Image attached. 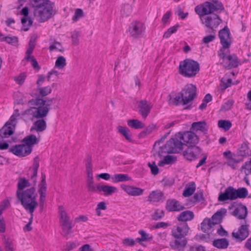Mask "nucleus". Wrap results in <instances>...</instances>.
Here are the masks:
<instances>
[{"label": "nucleus", "instance_id": "obj_1", "mask_svg": "<svg viewBox=\"0 0 251 251\" xmlns=\"http://www.w3.org/2000/svg\"><path fill=\"white\" fill-rule=\"evenodd\" d=\"M178 137L183 141V144L188 147L183 152V155L188 160L196 159L200 154L201 150L197 146L199 138L194 132L190 131L178 133Z\"/></svg>", "mask_w": 251, "mask_h": 251}, {"label": "nucleus", "instance_id": "obj_2", "mask_svg": "<svg viewBox=\"0 0 251 251\" xmlns=\"http://www.w3.org/2000/svg\"><path fill=\"white\" fill-rule=\"evenodd\" d=\"M34 187H31L22 192H16V197L22 205L29 213L34 212L38 205L36 198L37 195L35 193Z\"/></svg>", "mask_w": 251, "mask_h": 251}, {"label": "nucleus", "instance_id": "obj_3", "mask_svg": "<svg viewBox=\"0 0 251 251\" xmlns=\"http://www.w3.org/2000/svg\"><path fill=\"white\" fill-rule=\"evenodd\" d=\"M37 142L36 136L31 134L22 140L23 144L12 147L9 149V151L18 157L27 156L32 151V146Z\"/></svg>", "mask_w": 251, "mask_h": 251}, {"label": "nucleus", "instance_id": "obj_4", "mask_svg": "<svg viewBox=\"0 0 251 251\" xmlns=\"http://www.w3.org/2000/svg\"><path fill=\"white\" fill-rule=\"evenodd\" d=\"M54 7V3L52 2L38 6L34 9V16L40 23L46 22L55 14L56 10Z\"/></svg>", "mask_w": 251, "mask_h": 251}, {"label": "nucleus", "instance_id": "obj_5", "mask_svg": "<svg viewBox=\"0 0 251 251\" xmlns=\"http://www.w3.org/2000/svg\"><path fill=\"white\" fill-rule=\"evenodd\" d=\"M199 63L192 59H186L180 62L179 73L185 77H193L199 73Z\"/></svg>", "mask_w": 251, "mask_h": 251}, {"label": "nucleus", "instance_id": "obj_6", "mask_svg": "<svg viewBox=\"0 0 251 251\" xmlns=\"http://www.w3.org/2000/svg\"><path fill=\"white\" fill-rule=\"evenodd\" d=\"M195 12L200 16V19L201 17L205 15L211 14L214 12L219 11L220 13L222 11L224 10V7L223 4L219 1H215L213 3L206 1L204 2L201 7L197 6L195 8Z\"/></svg>", "mask_w": 251, "mask_h": 251}, {"label": "nucleus", "instance_id": "obj_7", "mask_svg": "<svg viewBox=\"0 0 251 251\" xmlns=\"http://www.w3.org/2000/svg\"><path fill=\"white\" fill-rule=\"evenodd\" d=\"M59 209L60 215V223L62 229V235L67 238L69 235L73 233L72 222L62 206H60Z\"/></svg>", "mask_w": 251, "mask_h": 251}, {"label": "nucleus", "instance_id": "obj_8", "mask_svg": "<svg viewBox=\"0 0 251 251\" xmlns=\"http://www.w3.org/2000/svg\"><path fill=\"white\" fill-rule=\"evenodd\" d=\"M20 116V114L13 113L10 117L4 126L0 129V139H3L8 137L14 133V130L15 128L17 117Z\"/></svg>", "mask_w": 251, "mask_h": 251}, {"label": "nucleus", "instance_id": "obj_9", "mask_svg": "<svg viewBox=\"0 0 251 251\" xmlns=\"http://www.w3.org/2000/svg\"><path fill=\"white\" fill-rule=\"evenodd\" d=\"M222 21L220 16L213 13L201 17V23L213 31H216L214 28L217 27Z\"/></svg>", "mask_w": 251, "mask_h": 251}, {"label": "nucleus", "instance_id": "obj_10", "mask_svg": "<svg viewBox=\"0 0 251 251\" xmlns=\"http://www.w3.org/2000/svg\"><path fill=\"white\" fill-rule=\"evenodd\" d=\"M196 86L192 84H189L185 86V87L181 91L182 97L185 100L184 103H188L193 100L197 95Z\"/></svg>", "mask_w": 251, "mask_h": 251}, {"label": "nucleus", "instance_id": "obj_11", "mask_svg": "<svg viewBox=\"0 0 251 251\" xmlns=\"http://www.w3.org/2000/svg\"><path fill=\"white\" fill-rule=\"evenodd\" d=\"M184 144L176 138H171L165 145V148L170 153H177L183 150Z\"/></svg>", "mask_w": 251, "mask_h": 251}, {"label": "nucleus", "instance_id": "obj_12", "mask_svg": "<svg viewBox=\"0 0 251 251\" xmlns=\"http://www.w3.org/2000/svg\"><path fill=\"white\" fill-rule=\"evenodd\" d=\"M145 27L144 24L138 21H134L131 23L129 26V32L130 35L134 38H138L144 35Z\"/></svg>", "mask_w": 251, "mask_h": 251}, {"label": "nucleus", "instance_id": "obj_13", "mask_svg": "<svg viewBox=\"0 0 251 251\" xmlns=\"http://www.w3.org/2000/svg\"><path fill=\"white\" fill-rule=\"evenodd\" d=\"M248 225H241L237 232H233L232 236L235 238L236 242H242L245 240L250 234Z\"/></svg>", "mask_w": 251, "mask_h": 251}, {"label": "nucleus", "instance_id": "obj_14", "mask_svg": "<svg viewBox=\"0 0 251 251\" xmlns=\"http://www.w3.org/2000/svg\"><path fill=\"white\" fill-rule=\"evenodd\" d=\"M189 229L186 223H182L176 228L172 229V235L175 238H185Z\"/></svg>", "mask_w": 251, "mask_h": 251}, {"label": "nucleus", "instance_id": "obj_15", "mask_svg": "<svg viewBox=\"0 0 251 251\" xmlns=\"http://www.w3.org/2000/svg\"><path fill=\"white\" fill-rule=\"evenodd\" d=\"M218 36L221 44H226V46L231 45L232 43L231 35L230 30L227 26H225L219 31Z\"/></svg>", "mask_w": 251, "mask_h": 251}, {"label": "nucleus", "instance_id": "obj_16", "mask_svg": "<svg viewBox=\"0 0 251 251\" xmlns=\"http://www.w3.org/2000/svg\"><path fill=\"white\" fill-rule=\"evenodd\" d=\"M236 189L229 186L226 189L224 193H221L218 197V201H224L226 200H234L236 199Z\"/></svg>", "mask_w": 251, "mask_h": 251}, {"label": "nucleus", "instance_id": "obj_17", "mask_svg": "<svg viewBox=\"0 0 251 251\" xmlns=\"http://www.w3.org/2000/svg\"><path fill=\"white\" fill-rule=\"evenodd\" d=\"M138 109L140 114L144 118H146L152 108V104L146 100H141L138 101Z\"/></svg>", "mask_w": 251, "mask_h": 251}, {"label": "nucleus", "instance_id": "obj_18", "mask_svg": "<svg viewBox=\"0 0 251 251\" xmlns=\"http://www.w3.org/2000/svg\"><path fill=\"white\" fill-rule=\"evenodd\" d=\"M166 209L168 212L180 211L184 210L185 207L183 205L176 199H169L166 201Z\"/></svg>", "mask_w": 251, "mask_h": 251}, {"label": "nucleus", "instance_id": "obj_19", "mask_svg": "<svg viewBox=\"0 0 251 251\" xmlns=\"http://www.w3.org/2000/svg\"><path fill=\"white\" fill-rule=\"evenodd\" d=\"M121 188L128 195L134 197L141 196L144 192V189L141 188L126 184L121 185Z\"/></svg>", "mask_w": 251, "mask_h": 251}, {"label": "nucleus", "instance_id": "obj_20", "mask_svg": "<svg viewBox=\"0 0 251 251\" xmlns=\"http://www.w3.org/2000/svg\"><path fill=\"white\" fill-rule=\"evenodd\" d=\"M42 180L39 184L38 192L40 194L39 202L44 203L46 200L47 184L46 181V175L41 174Z\"/></svg>", "mask_w": 251, "mask_h": 251}, {"label": "nucleus", "instance_id": "obj_21", "mask_svg": "<svg viewBox=\"0 0 251 251\" xmlns=\"http://www.w3.org/2000/svg\"><path fill=\"white\" fill-rule=\"evenodd\" d=\"M186 238H175L170 243V246L173 250L176 251H184L187 244Z\"/></svg>", "mask_w": 251, "mask_h": 251}, {"label": "nucleus", "instance_id": "obj_22", "mask_svg": "<svg viewBox=\"0 0 251 251\" xmlns=\"http://www.w3.org/2000/svg\"><path fill=\"white\" fill-rule=\"evenodd\" d=\"M168 98L169 103L174 105H178L180 104L183 105L187 104V103H184L185 100L182 97L180 92L178 93L172 92L168 96Z\"/></svg>", "mask_w": 251, "mask_h": 251}, {"label": "nucleus", "instance_id": "obj_23", "mask_svg": "<svg viewBox=\"0 0 251 251\" xmlns=\"http://www.w3.org/2000/svg\"><path fill=\"white\" fill-rule=\"evenodd\" d=\"M164 199V193L159 189H156L149 194L147 201L151 202H157Z\"/></svg>", "mask_w": 251, "mask_h": 251}, {"label": "nucleus", "instance_id": "obj_24", "mask_svg": "<svg viewBox=\"0 0 251 251\" xmlns=\"http://www.w3.org/2000/svg\"><path fill=\"white\" fill-rule=\"evenodd\" d=\"M208 129V125L206 121L203 120L202 121L194 122L192 124L190 130L193 131H201L204 134L207 133Z\"/></svg>", "mask_w": 251, "mask_h": 251}, {"label": "nucleus", "instance_id": "obj_25", "mask_svg": "<svg viewBox=\"0 0 251 251\" xmlns=\"http://www.w3.org/2000/svg\"><path fill=\"white\" fill-rule=\"evenodd\" d=\"M232 214L239 219H244L247 216L248 209L246 206L241 204L235 208Z\"/></svg>", "mask_w": 251, "mask_h": 251}, {"label": "nucleus", "instance_id": "obj_26", "mask_svg": "<svg viewBox=\"0 0 251 251\" xmlns=\"http://www.w3.org/2000/svg\"><path fill=\"white\" fill-rule=\"evenodd\" d=\"M50 110V108L41 105L33 112V116L37 119L43 118L46 117Z\"/></svg>", "mask_w": 251, "mask_h": 251}, {"label": "nucleus", "instance_id": "obj_27", "mask_svg": "<svg viewBox=\"0 0 251 251\" xmlns=\"http://www.w3.org/2000/svg\"><path fill=\"white\" fill-rule=\"evenodd\" d=\"M194 217V214L192 211L186 210L180 213L176 218L178 221L186 223L187 221L192 220Z\"/></svg>", "mask_w": 251, "mask_h": 251}, {"label": "nucleus", "instance_id": "obj_28", "mask_svg": "<svg viewBox=\"0 0 251 251\" xmlns=\"http://www.w3.org/2000/svg\"><path fill=\"white\" fill-rule=\"evenodd\" d=\"M39 167V160L37 158L34 159V163L33 164V168L31 169L29 168V172L31 171L32 174L30 176L31 179L33 181V185H35L37 182L36 177L37 176L38 170Z\"/></svg>", "mask_w": 251, "mask_h": 251}, {"label": "nucleus", "instance_id": "obj_29", "mask_svg": "<svg viewBox=\"0 0 251 251\" xmlns=\"http://www.w3.org/2000/svg\"><path fill=\"white\" fill-rule=\"evenodd\" d=\"M226 59L229 61V64L226 66L227 69H231L238 66L240 60L236 54L228 55Z\"/></svg>", "mask_w": 251, "mask_h": 251}, {"label": "nucleus", "instance_id": "obj_30", "mask_svg": "<svg viewBox=\"0 0 251 251\" xmlns=\"http://www.w3.org/2000/svg\"><path fill=\"white\" fill-rule=\"evenodd\" d=\"M46 127L47 125L45 121L41 119L34 122L33 126L31 128L30 131L35 130L37 132H42L46 129Z\"/></svg>", "mask_w": 251, "mask_h": 251}, {"label": "nucleus", "instance_id": "obj_31", "mask_svg": "<svg viewBox=\"0 0 251 251\" xmlns=\"http://www.w3.org/2000/svg\"><path fill=\"white\" fill-rule=\"evenodd\" d=\"M97 188L99 191L104 192L105 196L111 195L117 191L115 187L106 185H98Z\"/></svg>", "mask_w": 251, "mask_h": 251}, {"label": "nucleus", "instance_id": "obj_32", "mask_svg": "<svg viewBox=\"0 0 251 251\" xmlns=\"http://www.w3.org/2000/svg\"><path fill=\"white\" fill-rule=\"evenodd\" d=\"M226 210L225 208H222L218 211L212 216V221L213 222L215 225L220 224L223 220V217L226 214Z\"/></svg>", "mask_w": 251, "mask_h": 251}, {"label": "nucleus", "instance_id": "obj_33", "mask_svg": "<svg viewBox=\"0 0 251 251\" xmlns=\"http://www.w3.org/2000/svg\"><path fill=\"white\" fill-rule=\"evenodd\" d=\"M212 245L218 249H225L229 246V242L226 238L217 239L213 241Z\"/></svg>", "mask_w": 251, "mask_h": 251}, {"label": "nucleus", "instance_id": "obj_34", "mask_svg": "<svg viewBox=\"0 0 251 251\" xmlns=\"http://www.w3.org/2000/svg\"><path fill=\"white\" fill-rule=\"evenodd\" d=\"M214 226L215 224L210 219L205 218L201 224V230L202 232L207 233Z\"/></svg>", "mask_w": 251, "mask_h": 251}, {"label": "nucleus", "instance_id": "obj_35", "mask_svg": "<svg viewBox=\"0 0 251 251\" xmlns=\"http://www.w3.org/2000/svg\"><path fill=\"white\" fill-rule=\"evenodd\" d=\"M111 178L113 182L115 183L130 181L131 180V178L128 175L122 174H115Z\"/></svg>", "mask_w": 251, "mask_h": 251}, {"label": "nucleus", "instance_id": "obj_36", "mask_svg": "<svg viewBox=\"0 0 251 251\" xmlns=\"http://www.w3.org/2000/svg\"><path fill=\"white\" fill-rule=\"evenodd\" d=\"M196 190V185L195 182H191L189 185L186 186L183 192V196L185 197H188L191 196Z\"/></svg>", "mask_w": 251, "mask_h": 251}, {"label": "nucleus", "instance_id": "obj_37", "mask_svg": "<svg viewBox=\"0 0 251 251\" xmlns=\"http://www.w3.org/2000/svg\"><path fill=\"white\" fill-rule=\"evenodd\" d=\"M118 131L122 134L127 140L130 142L132 141L130 130L127 127L119 126H118Z\"/></svg>", "mask_w": 251, "mask_h": 251}, {"label": "nucleus", "instance_id": "obj_38", "mask_svg": "<svg viewBox=\"0 0 251 251\" xmlns=\"http://www.w3.org/2000/svg\"><path fill=\"white\" fill-rule=\"evenodd\" d=\"M31 184L29 182L28 180L25 177L20 178L17 184V190L16 192H22L24 191V189L26 187H30Z\"/></svg>", "mask_w": 251, "mask_h": 251}, {"label": "nucleus", "instance_id": "obj_39", "mask_svg": "<svg viewBox=\"0 0 251 251\" xmlns=\"http://www.w3.org/2000/svg\"><path fill=\"white\" fill-rule=\"evenodd\" d=\"M222 47L218 51V55L222 59L227 58L226 54L229 52V48L231 45L226 46V44H221Z\"/></svg>", "mask_w": 251, "mask_h": 251}, {"label": "nucleus", "instance_id": "obj_40", "mask_svg": "<svg viewBox=\"0 0 251 251\" xmlns=\"http://www.w3.org/2000/svg\"><path fill=\"white\" fill-rule=\"evenodd\" d=\"M128 126L135 129H141L145 127V124L136 119L129 120L127 121Z\"/></svg>", "mask_w": 251, "mask_h": 251}, {"label": "nucleus", "instance_id": "obj_41", "mask_svg": "<svg viewBox=\"0 0 251 251\" xmlns=\"http://www.w3.org/2000/svg\"><path fill=\"white\" fill-rule=\"evenodd\" d=\"M249 143L248 142H244L238 150V155L241 156H246L250 155V151L248 147Z\"/></svg>", "mask_w": 251, "mask_h": 251}, {"label": "nucleus", "instance_id": "obj_42", "mask_svg": "<svg viewBox=\"0 0 251 251\" xmlns=\"http://www.w3.org/2000/svg\"><path fill=\"white\" fill-rule=\"evenodd\" d=\"M156 128L154 124H151L148 126L144 130L141 131L138 135L139 138H144L147 135L151 133Z\"/></svg>", "mask_w": 251, "mask_h": 251}, {"label": "nucleus", "instance_id": "obj_43", "mask_svg": "<svg viewBox=\"0 0 251 251\" xmlns=\"http://www.w3.org/2000/svg\"><path fill=\"white\" fill-rule=\"evenodd\" d=\"M176 157L173 155H167L165 156L163 160L159 163V166H162L164 164H171L174 163L176 161Z\"/></svg>", "mask_w": 251, "mask_h": 251}, {"label": "nucleus", "instance_id": "obj_44", "mask_svg": "<svg viewBox=\"0 0 251 251\" xmlns=\"http://www.w3.org/2000/svg\"><path fill=\"white\" fill-rule=\"evenodd\" d=\"M43 102L44 101L43 99L37 98L35 99H32L28 101V105L31 108L34 109L35 110L37 107L42 105L41 102Z\"/></svg>", "mask_w": 251, "mask_h": 251}, {"label": "nucleus", "instance_id": "obj_45", "mask_svg": "<svg viewBox=\"0 0 251 251\" xmlns=\"http://www.w3.org/2000/svg\"><path fill=\"white\" fill-rule=\"evenodd\" d=\"M204 198L203 197V193L202 191L197 192L194 194L193 198L191 200V201L193 203H196L198 202L202 201Z\"/></svg>", "mask_w": 251, "mask_h": 251}, {"label": "nucleus", "instance_id": "obj_46", "mask_svg": "<svg viewBox=\"0 0 251 251\" xmlns=\"http://www.w3.org/2000/svg\"><path fill=\"white\" fill-rule=\"evenodd\" d=\"M236 199L240 198L244 199L245 198L248 194V191L247 188L245 187L239 188L237 189H236Z\"/></svg>", "mask_w": 251, "mask_h": 251}, {"label": "nucleus", "instance_id": "obj_47", "mask_svg": "<svg viewBox=\"0 0 251 251\" xmlns=\"http://www.w3.org/2000/svg\"><path fill=\"white\" fill-rule=\"evenodd\" d=\"M218 126L224 129L225 131H228L232 126V124L229 121L220 120L218 121Z\"/></svg>", "mask_w": 251, "mask_h": 251}, {"label": "nucleus", "instance_id": "obj_48", "mask_svg": "<svg viewBox=\"0 0 251 251\" xmlns=\"http://www.w3.org/2000/svg\"><path fill=\"white\" fill-rule=\"evenodd\" d=\"M165 216V212L163 210L159 209L155 210V212L151 215L152 220L157 221L163 218Z\"/></svg>", "mask_w": 251, "mask_h": 251}, {"label": "nucleus", "instance_id": "obj_49", "mask_svg": "<svg viewBox=\"0 0 251 251\" xmlns=\"http://www.w3.org/2000/svg\"><path fill=\"white\" fill-rule=\"evenodd\" d=\"M25 59L27 61H30L31 62V64L32 66L33 67V68L35 70L39 71L41 69V67L39 65L38 62L37 61V60H36V59L34 58V57L33 56L27 55L25 57Z\"/></svg>", "mask_w": 251, "mask_h": 251}, {"label": "nucleus", "instance_id": "obj_50", "mask_svg": "<svg viewBox=\"0 0 251 251\" xmlns=\"http://www.w3.org/2000/svg\"><path fill=\"white\" fill-rule=\"evenodd\" d=\"M37 90L39 91L40 96L43 97L48 95L51 92V89L50 86L44 87H37Z\"/></svg>", "mask_w": 251, "mask_h": 251}, {"label": "nucleus", "instance_id": "obj_51", "mask_svg": "<svg viewBox=\"0 0 251 251\" xmlns=\"http://www.w3.org/2000/svg\"><path fill=\"white\" fill-rule=\"evenodd\" d=\"M1 41H5L8 44H11L12 45H16L18 42V38L15 36L12 37L6 36L0 39Z\"/></svg>", "mask_w": 251, "mask_h": 251}, {"label": "nucleus", "instance_id": "obj_52", "mask_svg": "<svg viewBox=\"0 0 251 251\" xmlns=\"http://www.w3.org/2000/svg\"><path fill=\"white\" fill-rule=\"evenodd\" d=\"M50 0H31L30 3L33 7L36 8L38 6L48 4L49 2H51Z\"/></svg>", "mask_w": 251, "mask_h": 251}, {"label": "nucleus", "instance_id": "obj_53", "mask_svg": "<svg viewBox=\"0 0 251 251\" xmlns=\"http://www.w3.org/2000/svg\"><path fill=\"white\" fill-rule=\"evenodd\" d=\"M55 65L59 69H63L66 65V60L65 57L62 56H59L55 61Z\"/></svg>", "mask_w": 251, "mask_h": 251}, {"label": "nucleus", "instance_id": "obj_54", "mask_svg": "<svg viewBox=\"0 0 251 251\" xmlns=\"http://www.w3.org/2000/svg\"><path fill=\"white\" fill-rule=\"evenodd\" d=\"M49 50L50 51H52L53 50H56L61 52L64 51V49L62 46L61 44L57 41H54L53 44L50 46Z\"/></svg>", "mask_w": 251, "mask_h": 251}, {"label": "nucleus", "instance_id": "obj_55", "mask_svg": "<svg viewBox=\"0 0 251 251\" xmlns=\"http://www.w3.org/2000/svg\"><path fill=\"white\" fill-rule=\"evenodd\" d=\"M232 79L231 78H228L226 79L225 78H222L221 80V84L220 86L221 87V89L225 90L227 88L230 87L231 85Z\"/></svg>", "mask_w": 251, "mask_h": 251}, {"label": "nucleus", "instance_id": "obj_56", "mask_svg": "<svg viewBox=\"0 0 251 251\" xmlns=\"http://www.w3.org/2000/svg\"><path fill=\"white\" fill-rule=\"evenodd\" d=\"M179 26L178 25H175L173 26L170 27L164 34L163 37L168 38L171 36V35L176 32L178 27Z\"/></svg>", "mask_w": 251, "mask_h": 251}, {"label": "nucleus", "instance_id": "obj_57", "mask_svg": "<svg viewBox=\"0 0 251 251\" xmlns=\"http://www.w3.org/2000/svg\"><path fill=\"white\" fill-rule=\"evenodd\" d=\"M132 10V7L130 5H124L122 8L121 13L123 16H128L131 14Z\"/></svg>", "mask_w": 251, "mask_h": 251}, {"label": "nucleus", "instance_id": "obj_58", "mask_svg": "<svg viewBox=\"0 0 251 251\" xmlns=\"http://www.w3.org/2000/svg\"><path fill=\"white\" fill-rule=\"evenodd\" d=\"M241 168L244 170V173L246 176L251 175V158L249 161L246 162Z\"/></svg>", "mask_w": 251, "mask_h": 251}, {"label": "nucleus", "instance_id": "obj_59", "mask_svg": "<svg viewBox=\"0 0 251 251\" xmlns=\"http://www.w3.org/2000/svg\"><path fill=\"white\" fill-rule=\"evenodd\" d=\"M224 154L226 156L227 158H230V160L228 162V164L229 165H232L233 166V168H234V167H233L234 165V164H236L237 163H238L240 161L238 160H236L234 158H233L231 157V152L230 151H226L224 153Z\"/></svg>", "mask_w": 251, "mask_h": 251}, {"label": "nucleus", "instance_id": "obj_60", "mask_svg": "<svg viewBox=\"0 0 251 251\" xmlns=\"http://www.w3.org/2000/svg\"><path fill=\"white\" fill-rule=\"evenodd\" d=\"M234 102V100H227L222 105L221 110L225 111L229 110L232 108Z\"/></svg>", "mask_w": 251, "mask_h": 251}, {"label": "nucleus", "instance_id": "obj_61", "mask_svg": "<svg viewBox=\"0 0 251 251\" xmlns=\"http://www.w3.org/2000/svg\"><path fill=\"white\" fill-rule=\"evenodd\" d=\"M87 180L93 179V172H92V165L90 162H87L86 165Z\"/></svg>", "mask_w": 251, "mask_h": 251}, {"label": "nucleus", "instance_id": "obj_62", "mask_svg": "<svg viewBox=\"0 0 251 251\" xmlns=\"http://www.w3.org/2000/svg\"><path fill=\"white\" fill-rule=\"evenodd\" d=\"M80 36L79 32L78 31H74L72 34V39L73 44L77 46L79 44L78 37Z\"/></svg>", "mask_w": 251, "mask_h": 251}, {"label": "nucleus", "instance_id": "obj_63", "mask_svg": "<svg viewBox=\"0 0 251 251\" xmlns=\"http://www.w3.org/2000/svg\"><path fill=\"white\" fill-rule=\"evenodd\" d=\"M43 102L42 103V105L44 106H47V107L51 106L53 104L56 103L57 99L55 98L52 99L47 98L46 100L43 99Z\"/></svg>", "mask_w": 251, "mask_h": 251}, {"label": "nucleus", "instance_id": "obj_64", "mask_svg": "<svg viewBox=\"0 0 251 251\" xmlns=\"http://www.w3.org/2000/svg\"><path fill=\"white\" fill-rule=\"evenodd\" d=\"M84 16L83 11L81 9H76L75 11V15L73 17L72 20L74 21H77L79 19Z\"/></svg>", "mask_w": 251, "mask_h": 251}]
</instances>
